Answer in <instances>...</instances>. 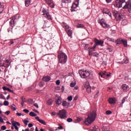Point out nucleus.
<instances>
[{
  "label": "nucleus",
  "mask_w": 131,
  "mask_h": 131,
  "mask_svg": "<svg viewBox=\"0 0 131 131\" xmlns=\"http://www.w3.org/2000/svg\"><path fill=\"white\" fill-rule=\"evenodd\" d=\"M79 4V0H76L75 3H73L72 6H71V12H73L77 11V8L78 7Z\"/></svg>",
  "instance_id": "6e6552de"
},
{
  "label": "nucleus",
  "mask_w": 131,
  "mask_h": 131,
  "mask_svg": "<svg viewBox=\"0 0 131 131\" xmlns=\"http://www.w3.org/2000/svg\"><path fill=\"white\" fill-rule=\"evenodd\" d=\"M125 3V0H117L114 3V7L118 8H120L122 7V5Z\"/></svg>",
  "instance_id": "423d86ee"
},
{
  "label": "nucleus",
  "mask_w": 131,
  "mask_h": 131,
  "mask_svg": "<svg viewBox=\"0 0 131 131\" xmlns=\"http://www.w3.org/2000/svg\"><path fill=\"white\" fill-rule=\"evenodd\" d=\"M0 96H1V99L5 100V96H4V95H0Z\"/></svg>",
  "instance_id": "4d7b16f0"
},
{
  "label": "nucleus",
  "mask_w": 131,
  "mask_h": 131,
  "mask_svg": "<svg viewBox=\"0 0 131 131\" xmlns=\"http://www.w3.org/2000/svg\"><path fill=\"white\" fill-rule=\"evenodd\" d=\"M96 111H93L89 114L88 118L84 120V123L86 125H89L92 124L96 119Z\"/></svg>",
  "instance_id": "f03ea898"
},
{
  "label": "nucleus",
  "mask_w": 131,
  "mask_h": 131,
  "mask_svg": "<svg viewBox=\"0 0 131 131\" xmlns=\"http://www.w3.org/2000/svg\"><path fill=\"white\" fill-rule=\"evenodd\" d=\"M122 90L123 92H127L129 90V86L126 84H123L122 85Z\"/></svg>",
  "instance_id": "dca6fc26"
},
{
  "label": "nucleus",
  "mask_w": 131,
  "mask_h": 131,
  "mask_svg": "<svg viewBox=\"0 0 131 131\" xmlns=\"http://www.w3.org/2000/svg\"><path fill=\"white\" fill-rule=\"evenodd\" d=\"M70 105V103L67 102V101H64L62 102V106L63 107H68Z\"/></svg>",
  "instance_id": "4be33fe9"
},
{
  "label": "nucleus",
  "mask_w": 131,
  "mask_h": 131,
  "mask_svg": "<svg viewBox=\"0 0 131 131\" xmlns=\"http://www.w3.org/2000/svg\"><path fill=\"white\" fill-rule=\"evenodd\" d=\"M113 0H105V2H106L107 4H109L110 3H111Z\"/></svg>",
  "instance_id": "680f3d73"
},
{
  "label": "nucleus",
  "mask_w": 131,
  "mask_h": 131,
  "mask_svg": "<svg viewBox=\"0 0 131 131\" xmlns=\"http://www.w3.org/2000/svg\"><path fill=\"white\" fill-rule=\"evenodd\" d=\"M92 55L95 57H99V54L96 52L92 53Z\"/></svg>",
  "instance_id": "f704fd0d"
},
{
  "label": "nucleus",
  "mask_w": 131,
  "mask_h": 131,
  "mask_svg": "<svg viewBox=\"0 0 131 131\" xmlns=\"http://www.w3.org/2000/svg\"><path fill=\"white\" fill-rule=\"evenodd\" d=\"M0 122L2 123H5V122L4 121V120L2 118H0Z\"/></svg>",
  "instance_id": "0e129e2a"
},
{
  "label": "nucleus",
  "mask_w": 131,
  "mask_h": 131,
  "mask_svg": "<svg viewBox=\"0 0 131 131\" xmlns=\"http://www.w3.org/2000/svg\"><path fill=\"white\" fill-rule=\"evenodd\" d=\"M28 123H29V121H28V120L24 121V124H25V125H28Z\"/></svg>",
  "instance_id": "603ef678"
},
{
  "label": "nucleus",
  "mask_w": 131,
  "mask_h": 131,
  "mask_svg": "<svg viewBox=\"0 0 131 131\" xmlns=\"http://www.w3.org/2000/svg\"><path fill=\"white\" fill-rule=\"evenodd\" d=\"M41 13H42V15H44V17L47 18V19H48V20H50L51 19V16L50 15V13L47 12V10H45V9L43 8L41 10Z\"/></svg>",
  "instance_id": "1a4fd4ad"
},
{
  "label": "nucleus",
  "mask_w": 131,
  "mask_h": 131,
  "mask_svg": "<svg viewBox=\"0 0 131 131\" xmlns=\"http://www.w3.org/2000/svg\"><path fill=\"white\" fill-rule=\"evenodd\" d=\"M102 12L103 13V14H107L110 16V17H111V13L107 9H104Z\"/></svg>",
  "instance_id": "6ab92c4d"
},
{
  "label": "nucleus",
  "mask_w": 131,
  "mask_h": 131,
  "mask_svg": "<svg viewBox=\"0 0 131 131\" xmlns=\"http://www.w3.org/2000/svg\"><path fill=\"white\" fill-rule=\"evenodd\" d=\"M99 94V91H97L95 95V98H96L98 97V95Z\"/></svg>",
  "instance_id": "09e8293b"
},
{
  "label": "nucleus",
  "mask_w": 131,
  "mask_h": 131,
  "mask_svg": "<svg viewBox=\"0 0 131 131\" xmlns=\"http://www.w3.org/2000/svg\"><path fill=\"white\" fill-rule=\"evenodd\" d=\"M10 113H11V111H10L5 112V114L7 115V116L9 115Z\"/></svg>",
  "instance_id": "864d4df0"
},
{
  "label": "nucleus",
  "mask_w": 131,
  "mask_h": 131,
  "mask_svg": "<svg viewBox=\"0 0 131 131\" xmlns=\"http://www.w3.org/2000/svg\"><path fill=\"white\" fill-rule=\"evenodd\" d=\"M76 85V82H72L71 83V84H70V86L71 88H74L75 86V85Z\"/></svg>",
  "instance_id": "473e14b6"
},
{
  "label": "nucleus",
  "mask_w": 131,
  "mask_h": 131,
  "mask_svg": "<svg viewBox=\"0 0 131 131\" xmlns=\"http://www.w3.org/2000/svg\"><path fill=\"white\" fill-rule=\"evenodd\" d=\"M14 126V128H15L16 130H18V127H17V125L18 126H20V123H16V124H12Z\"/></svg>",
  "instance_id": "c85d7f7f"
},
{
  "label": "nucleus",
  "mask_w": 131,
  "mask_h": 131,
  "mask_svg": "<svg viewBox=\"0 0 131 131\" xmlns=\"http://www.w3.org/2000/svg\"><path fill=\"white\" fill-rule=\"evenodd\" d=\"M25 100V98L24 97H21L22 101H21V104L22 106H24V103L26 102V101Z\"/></svg>",
  "instance_id": "c9c22d12"
},
{
  "label": "nucleus",
  "mask_w": 131,
  "mask_h": 131,
  "mask_svg": "<svg viewBox=\"0 0 131 131\" xmlns=\"http://www.w3.org/2000/svg\"><path fill=\"white\" fill-rule=\"evenodd\" d=\"M106 72H100L99 73V75L101 77L104 78L105 77V75H106Z\"/></svg>",
  "instance_id": "aec40b11"
},
{
  "label": "nucleus",
  "mask_w": 131,
  "mask_h": 131,
  "mask_svg": "<svg viewBox=\"0 0 131 131\" xmlns=\"http://www.w3.org/2000/svg\"><path fill=\"white\" fill-rule=\"evenodd\" d=\"M38 121L39 122V123L42 125H46V122L42 120H38Z\"/></svg>",
  "instance_id": "72a5a7b5"
},
{
  "label": "nucleus",
  "mask_w": 131,
  "mask_h": 131,
  "mask_svg": "<svg viewBox=\"0 0 131 131\" xmlns=\"http://www.w3.org/2000/svg\"><path fill=\"white\" fill-rule=\"evenodd\" d=\"M61 98L58 97L57 100H56V104L57 105H60L61 104Z\"/></svg>",
  "instance_id": "393cba45"
},
{
  "label": "nucleus",
  "mask_w": 131,
  "mask_h": 131,
  "mask_svg": "<svg viewBox=\"0 0 131 131\" xmlns=\"http://www.w3.org/2000/svg\"><path fill=\"white\" fill-rule=\"evenodd\" d=\"M53 102V100L52 99H49L47 101V104L49 105H51L52 103Z\"/></svg>",
  "instance_id": "e433bc0d"
},
{
  "label": "nucleus",
  "mask_w": 131,
  "mask_h": 131,
  "mask_svg": "<svg viewBox=\"0 0 131 131\" xmlns=\"http://www.w3.org/2000/svg\"><path fill=\"white\" fill-rule=\"evenodd\" d=\"M99 24H100L101 26L103 27V28H109L110 25L106 24V23L103 21V19H101V20H99L98 21Z\"/></svg>",
  "instance_id": "9d476101"
},
{
  "label": "nucleus",
  "mask_w": 131,
  "mask_h": 131,
  "mask_svg": "<svg viewBox=\"0 0 131 131\" xmlns=\"http://www.w3.org/2000/svg\"><path fill=\"white\" fill-rule=\"evenodd\" d=\"M44 85V82H40L38 83V86H39L41 88H42Z\"/></svg>",
  "instance_id": "58836bf2"
},
{
  "label": "nucleus",
  "mask_w": 131,
  "mask_h": 131,
  "mask_svg": "<svg viewBox=\"0 0 131 131\" xmlns=\"http://www.w3.org/2000/svg\"><path fill=\"white\" fill-rule=\"evenodd\" d=\"M44 1H45L47 5H48L49 6H50L52 8H54V4L53 3V2L52 1V0H44Z\"/></svg>",
  "instance_id": "4468645a"
},
{
  "label": "nucleus",
  "mask_w": 131,
  "mask_h": 131,
  "mask_svg": "<svg viewBox=\"0 0 131 131\" xmlns=\"http://www.w3.org/2000/svg\"><path fill=\"white\" fill-rule=\"evenodd\" d=\"M31 2H32V0H25V7H29V5H30Z\"/></svg>",
  "instance_id": "b1692460"
},
{
  "label": "nucleus",
  "mask_w": 131,
  "mask_h": 131,
  "mask_svg": "<svg viewBox=\"0 0 131 131\" xmlns=\"http://www.w3.org/2000/svg\"><path fill=\"white\" fill-rule=\"evenodd\" d=\"M8 92H9L10 93H14V91H13V90H11V89H8L7 90Z\"/></svg>",
  "instance_id": "6e6d98bb"
},
{
  "label": "nucleus",
  "mask_w": 131,
  "mask_h": 131,
  "mask_svg": "<svg viewBox=\"0 0 131 131\" xmlns=\"http://www.w3.org/2000/svg\"><path fill=\"white\" fill-rule=\"evenodd\" d=\"M79 75L82 79H93V74L88 70L82 69L78 71Z\"/></svg>",
  "instance_id": "f257e3e1"
},
{
  "label": "nucleus",
  "mask_w": 131,
  "mask_h": 131,
  "mask_svg": "<svg viewBox=\"0 0 131 131\" xmlns=\"http://www.w3.org/2000/svg\"><path fill=\"white\" fill-rule=\"evenodd\" d=\"M33 111L35 112V113H36L37 114H39V112L36 109H34Z\"/></svg>",
  "instance_id": "69168bd1"
},
{
  "label": "nucleus",
  "mask_w": 131,
  "mask_h": 131,
  "mask_svg": "<svg viewBox=\"0 0 131 131\" xmlns=\"http://www.w3.org/2000/svg\"><path fill=\"white\" fill-rule=\"evenodd\" d=\"M57 116H58L59 118L61 119L67 118L66 111L64 110L59 111V113L57 114Z\"/></svg>",
  "instance_id": "39448f33"
},
{
  "label": "nucleus",
  "mask_w": 131,
  "mask_h": 131,
  "mask_svg": "<svg viewBox=\"0 0 131 131\" xmlns=\"http://www.w3.org/2000/svg\"><path fill=\"white\" fill-rule=\"evenodd\" d=\"M123 9H128V12H131V2H127L123 7Z\"/></svg>",
  "instance_id": "9b49d317"
},
{
  "label": "nucleus",
  "mask_w": 131,
  "mask_h": 131,
  "mask_svg": "<svg viewBox=\"0 0 131 131\" xmlns=\"http://www.w3.org/2000/svg\"><path fill=\"white\" fill-rule=\"evenodd\" d=\"M81 121V119L80 118H78V119H77V121L78 122H80Z\"/></svg>",
  "instance_id": "774afa93"
},
{
  "label": "nucleus",
  "mask_w": 131,
  "mask_h": 131,
  "mask_svg": "<svg viewBox=\"0 0 131 131\" xmlns=\"http://www.w3.org/2000/svg\"><path fill=\"white\" fill-rule=\"evenodd\" d=\"M73 121V120L71 118H69L68 119H67V122H68V123H71Z\"/></svg>",
  "instance_id": "79ce46f5"
},
{
  "label": "nucleus",
  "mask_w": 131,
  "mask_h": 131,
  "mask_svg": "<svg viewBox=\"0 0 131 131\" xmlns=\"http://www.w3.org/2000/svg\"><path fill=\"white\" fill-rule=\"evenodd\" d=\"M16 19L15 17L12 18V20L10 21V26L11 27H14V24H15V21H14Z\"/></svg>",
  "instance_id": "f3484780"
},
{
  "label": "nucleus",
  "mask_w": 131,
  "mask_h": 131,
  "mask_svg": "<svg viewBox=\"0 0 131 131\" xmlns=\"http://www.w3.org/2000/svg\"><path fill=\"white\" fill-rule=\"evenodd\" d=\"M11 123H12V124H16V123H18V122L14 121V118H11Z\"/></svg>",
  "instance_id": "c03bdc74"
},
{
  "label": "nucleus",
  "mask_w": 131,
  "mask_h": 131,
  "mask_svg": "<svg viewBox=\"0 0 131 131\" xmlns=\"http://www.w3.org/2000/svg\"><path fill=\"white\" fill-rule=\"evenodd\" d=\"M57 129H63V127L60 124H59V127H58Z\"/></svg>",
  "instance_id": "5fc2aeb1"
},
{
  "label": "nucleus",
  "mask_w": 131,
  "mask_h": 131,
  "mask_svg": "<svg viewBox=\"0 0 131 131\" xmlns=\"http://www.w3.org/2000/svg\"><path fill=\"white\" fill-rule=\"evenodd\" d=\"M93 51H95V49L93 48H90L89 50V55L91 56L92 53H93Z\"/></svg>",
  "instance_id": "cd10ccee"
},
{
  "label": "nucleus",
  "mask_w": 131,
  "mask_h": 131,
  "mask_svg": "<svg viewBox=\"0 0 131 131\" xmlns=\"http://www.w3.org/2000/svg\"><path fill=\"white\" fill-rule=\"evenodd\" d=\"M10 65V61L8 60L5 61V62L1 65V67H5L8 68Z\"/></svg>",
  "instance_id": "2eb2a0df"
},
{
  "label": "nucleus",
  "mask_w": 131,
  "mask_h": 131,
  "mask_svg": "<svg viewBox=\"0 0 131 131\" xmlns=\"http://www.w3.org/2000/svg\"><path fill=\"white\" fill-rule=\"evenodd\" d=\"M4 8H5V5L3 3H0V14H2L4 11Z\"/></svg>",
  "instance_id": "412c9836"
},
{
  "label": "nucleus",
  "mask_w": 131,
  "mask_h": 131,
  "mask_svg": "<svg viewBox=\"0 0 131 131\" xmlns=\"http://www.w3.org/2000/svg\"><path fill=\"white\" fill-rule=\"evenodd\" d=\"M55 89L56 91H59L60 90V87L59 86H56V88H55Z\"/></svg>",
  "instance_id": "052dcab7"
},
{
  "label": "nucleus",
  "mask_w": 131,
  "mask_h": 131,
  "mask_svg": "<svg viewBox=\"0 0 131 131\" xmlns=\"http://www.w3.org/2000/svg\"><path fill=\"white\" fill-rule=\"evenodd\" d=\"M127 99V97H123V99H122L121 104H124L125 102V100Z\"/></svg>",
  "instance_id": "a19ab883"
},
{
  "label": "nucleus",
  "mask_w": 131,
  "mask_h": 131,
  "mask_svg": "<svg viewBox=\"0 0 131 131\" xmlns=\"http://www.w3.org/2000/svg\"><path fill=\"white\" fill-rule=\"evenodd\" d=\"M23 112L26 113L27 114H29V111L27 109H24Z\"/></svg>",
  "instance_id": "de8ad7c7"
},
{
  "label": "nucleus",
  "mask_w": 131,
  "mask_h": 131,
  "mask_svg": "<svg viewBox=\"0 0 131 131\" xmlns=\"http://www.w3.org/2000/svg\"><path fill=\"white\" fill-rule=\"evenodd\" d=\"M62 3L63 4H68L71 3V0H62Z\"/></svg>",
  "instance_id": "2f4dec72"
},
{
  "label": "nucleus",
  "mask_w": 131,
  "mask_h": 131,
  "mask_svg": "<svg viewBox=\"0 0 131 131\" xmlns=\"http://www.w3.org/2000/svg\"><path fill=\"white\" fill-rule=\"evenodd\" d=\"M84 89H86V91L88 93L90 94L91 93V86H90V84L89 83H86L84 85Z\"/></svg>",
  "instance_id": "ddd939ff"
},
{
  "label": "nucleus",
  "mask_w": 131,
  "mask_h": 131,
  "mask_svg": "<svg viewBox=\"0 0 131 131\" xmlns=\"http://www.w3.org/2000/svg\"><path fill=\"white\" fill-rule=\"evenodd\" d=\"M108 101V103L111 104H114L116 102L114 98H109Z\"/></svg>",
  "instance_id": "a878e982"
},
{
  "label": "nucleus",
  "mask_w": 131,
  "mask_h": 131,
  "mask_svg": "<svg viewBox=\"0 0 131 131\" xmlns=\"http://www.w3.org/2000/svg\"><path fill=\"white\" fill-rule=\"evenodd\" d=\"M16 115L17 116H19V117H20V116H21V113H16Z\"/></svg>",
  "instance_id": "338daca9"
},
{
  "label": "nucleus",
  "mask_w": 131,
  "mask_h": 131,
  "mask_svg": "<svg viewBox=\"0 0 131 131\" xmlns=\"http://www.w3.org/2000/svg\"><path fill=\"white\" fill-rule=\"evenodd\" d=\"M123 45V47H124L125 48L127 47V40H124V41L122 42V43Z\"/></svg>",
  "instance_id": "7c9ffc66"
},
{
  "label": "nucleus",
  "mask_w": 131,
  "mask_h": 131,
  "mask_svg": "<svg viewBox=\"0 0 131 131\" xmlns=\"http://www.w3.org/2000/svg\"><path fill=\"white\" fill-rule=\"evenodd\" d=\"M94 42L95 46H103L104 41L102 40H99L96 38L94 39Z\"/></svg>",
  "instance_id": "f8f14e48"
},
{
  "label": "nucleus",
  "mask_w": 131,
  "mask_h": 131,
  "mask_svg": "<svg viewBox=\"0 0 131 131\" xmlns=\"http://www.w3.org/2000/svg\"><path fill=\"white\" fill-rule=\"evenodd\" d=\"M10 108L14 111L17 110V108H16V106L14 104H12V105L10 106Z\"/></svg>",
  "instance_id": "c756f323"
},
{
  "label": "nucleus",
  "mask_w": 131,
  "mask_h": 131,
  "mask_svg": "<svg viewBox=\"0 0 131 131\" xmlns=\"http://www.w3.org/2000/svg\"><path fill=\"white\" fill-rule=\"evenodd\" d=\"M29 116L32 117H35L36 116H37V114L34 113V112H31L29 113Z\"/></svg>",
  "instance_id": "bb28decb"
},
{
  "label": "nucleus",
  "mask_w": 131,
  "mask_h": 131,
  "mask_svg": "<svg viewBox=\"0 0 131 131\" xmlns=\"http://www.w3.org/2000/svg\"><path fill=\"white\" fill-rule=\"evenodd\" d=\"M2 89L4 91H7L8 90L10 89L9 88H7L6 86H4L2 88Z\"/></svg>",
  "instance_id": "49530a36"
},
{
  "label": "nucleus",
  "mask_w": 131,
  "mask_h": 131,
  "mask_svg": "<svg viewBox=\"0 0 131 131\" xmlns=\"http://www.w3.org/2000/svg\"><path fill=\"white\" fill-rule=\"evenodd\" d=\"M113 15L115 17L117 21H119L120 19H122V14L119 13V12L117 11L113 12Z\"/></svg>",
  "instance_id": "0eeeda50"
},
{
  "label": "nucleus",
  "mask_w": 131,
  "mask_h": 131,
  "mask_svg": "<svg viewBox=\"0 0 131 131\" xmlns=\"http://www.w3.org/2000/svg\"><path fill=\"white\" fill-rule=\"evenodd\" d=\"M62 27L64 28L65 31H66L67 34H68V36L72 38V31L71 30L70 27L67 25L66 23H62Z\"/></svg>",
  "instance_id": "20e7f679"
},
{
  "label": "nucleus",
  "mask_w": 131,
  "mask_h": 131,
  "mask_svg": "<svg viewBox=\"0 0 131 131\" xmlns=\"http://www.w3.org/2000/svg\"><path fill=\"white\" fill-rule=\"evenodd\" d=\"M42 80L47 82L50 80V77L49 76H46L45 77H43Z\"/></svg>",
  "instance_id": "5701e85b"
},
{
  "label": "nucleus",
  "mask_w": 131,
  "mask_h": 131,
  "mask_svg": "<svg viewBox=\"0 0 131 131\" xmlns=\"http://www.w3.org/2000/svg\"><path fill=\"white\" fill-rule=\"evenodd\" d=\"M125 40H126V39H118L117 40H116L115 42L116 43L117 45H121Z\"/></svg>",
  "instance_id": "a211bd4d"
},
{
  "label": "nucleus",
  "mask_w": 131,
  "mask_h": 131,
  "mask_svg": "<svg viewBox=\"0 0 131 131\" xmlns=\"http://www.w3.org/2000/svg\"><path fill=\"white\" fill-rule=\"evenodd\" d=\"M68 100L69 101H71V100H72V96H68Z\"/></svg>",
  "instance_id": "8fccbe9b"
},
{
  "label": "nucleus",
  "mask_w": 131,
  "mask_h": 131,
  "mask_svg": "<svg viewBox=\"0 0 131 131\" xmlns=\"http://www.w3.org/2000/svg\"><path fill=\"white\" fill-rule=\"evenodd\" d=\"M6 129H7L6 126L4 125L1 127V130H6Z\"/></svg>",
  "instance_id": "a18cd8bd"
},
{
  "label": "nucleus",
  "mask_w": 131,
  "mask_h": 131,
  "mask_svg": "<svg viewBox=\"0 0 131 131\" xmlns=\"http://www.w3.org/2000/svg\"><path fill=\"white\" fill-rule=\"evenodd\" d=\"M34 106H35V107H36V108H39V105H38L37 103H34Z\"/></svg>",
  "instance_id": "bf43d9fd"
},
{
  "label": "nucleus",
  "mask_w": 131,
  "mask_h": 131,
  "mask_svg": "<svg viewBox=\"0 0 131 131\" xmlns=\"http://www.w3.org/2000/svg\"><path fill=\"white\" fill-rule=\"evenodd\" d=\"M28 126H29V127H32V126H33V124H32V123H29Z\"/></svg>",
  "instance_id": "13d9d810"
},
{
  "label": "nucleus",
  "mask_w": 131,
  "mask_h": 131,
  "mask_svg": "<svg viewBox=\"0 0 131 131\" xmlns=\"http://www.w3.org/2000/svg\"><path fill=\"white\" fill-rule=\"evenodd\" d=\"M8 105H9V102L8 101H4V105L8 106Z\"/></svg>",
  "instance_id": "ea45409f"
},
{
  "label": "nucleus",
  "mask_w": 131,
  "mask_h": 131,
  "mask_svg": "<svg viewBox=\"0 0 131 131\" xmlns=\"http://www.w3.org/2000/svg\"><path fill=\"white\" fill-rule=\"evenodd\" d=\"M111 114H112V112L111 111H107L106 112H105V114H106L107 115H110Z\"/></svg>",
  "instance_id": "37998d69"
},
{
  "label": "nucleus",
  "mask_w": 131,
  "mask_h": 131,
  "mask_svg": "<svg viewBox=\"0 0 131 131\" xmlns=\"http://www.w3.org/2000/svg\"><path fill=\"white\" fill-rule=\"evenodd\" d=\"M77 27H78V28H84V25H83V24H79L77 25Z\"/></svg>",
  "instance_id": "4c0bfd02"
},
{
  "label": "nucleus",
  "mask_w": 131,
  "mask_h": 131,
  "mask_svg": "<svg viewBox=\"0 0 131 131\" xmlns=\"http://www.w3.org/2000/svg\"><path fill=\"white\" fill-rule=\"evenodd\" d=\"M60 82L59 80H57L56 81V85H60Z\"/></svg>",
  "instance_id": "3c124183"
},
{
  "label": "nucleus",
  "mask_w": 131,
  "mask_h": 131,
  "mask_svg": "<svg viewBox=\"0 0 131 131\" xmlns=\"http://www.w3.org/2000/svg\"><path fill=\"white\" fill-rule=\"evenodd\" d=\"M125 64H127L128 63V59H125L124 61Z\"/></svg>",
  "instance_id": "e2e57ef3"
},
{
  "label": "nucleus",
  "mask_w": 131,
  "mask_h": 131,
  "mask_svg": "<svg viewBox=\"0 0 131 131\" xmlns=\"http://www.w3.org/2000/svg\"><path fill=\"white\" fill-rule=\"evenodd\" d=\"M58 59L59 60V63L63 64L66 63L68 57L65 53L61 52L58 55Z\"/></svg>",
  "instance_id": "7ed1b4c3"
}]
</instances>
